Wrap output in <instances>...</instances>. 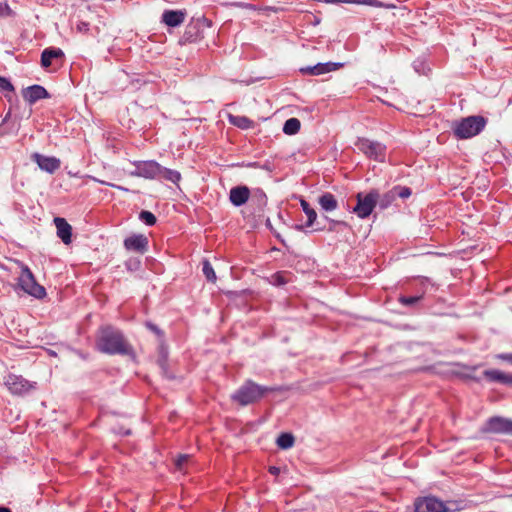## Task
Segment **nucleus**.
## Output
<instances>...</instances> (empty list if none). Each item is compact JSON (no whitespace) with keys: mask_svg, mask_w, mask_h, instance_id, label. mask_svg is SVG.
<instances>
[{"mask_svg":"<svg viewBox=\"0 0 512 512\" xmlns=\"http://www.w3.org/2000/svg\"><path fill=\"white\" fill-rule=\"evenodd\" d=\"M18 284L25 293L35 298L41 299L46 296L45 288L36 282L33 273L26 265L21 266Z\"/></svg>","mask_w":512,"mask_h":512,"instance_id":"obj_5","label":"nucleus"},{"mask_svg":"<svg viewBox=\"0 0 512 512\" xmlns=\"http://www.w3.org/2000/svg\"><path fill=\"white\" fill-rule=\"evenodd\" d=\"M357 149L362 152L366 157L377 162H385L387 155L386 146L378 141H373L368 138H359L355 142Z\"/></svg>","mask_w":512,"mask_h":512,"instance_id":"obj_4","label":"nucleus"},{"mask_svg":"<svg viewBox=\"0 0 512 512\" xmlns=\"http://www.w3.org/2000/svg\"><path fill=\"white\" fill-rule=\"evenodd\" d=\"M300 121L297 118H289L285 121L283 126V132L286 135H294L300 130Z\"/></svg>","mask_w":512,"mask_h":512,"instance_id":"obj_25","label":"nucleus"},{"mask_svg":"<svg viewBox=\"0 0 512 512\" xmlns=\"http://www.w3.org/2000/svg\"><path fill=\"white\" fill-rule=\"evenodd\" d=\"M11 14V9L6 2H0V17L9 16Z\"/></svg>","mask_w":512,"mask_h":512,"instance_id":"obj_35","label":"nucleus"},{"mask_svg":"<svg viewBox=\"0 0 512 512\" xmlns=\"http://www.w3.org/2000/svg\"><path fill=\"white\" fill-rule=\"evenodd\" d=\"M4 384L14 395H23L35 388L36 383H31L22 376L9 374L5 377Z\"/></svg>","mask_w":512,"mask_h":512,"instance_id":"obj_7","label":"nucleus"},{"mask_svg":"<svg viewBox=\"0 0 512 512\" xmlns=\"http://www.w3.org/2000/svg\"><path fill=\"white\" fill-rule=\"evenodd\" d=\"M295 439L291 433H281L277 440L276 444L281 449H289L294 445Z\"/></svg>","mask_w":512,"mask_h":512,"instance_id":"obj_24","label":"nucleus"},{"mask_svg":"<svg viewBox=\"0 0 512 512\" xmlns=\"http://www.w3.org/2000/svg\"><path fill=\"white\" fill-rule=\"evenodd\" d=\"M414 507L415 512H441L443 511V501L434 496L422 497L416 499Z\"/></svg>","mask_w":512,"mask_h":512,"instance_id":"obj_11","label":"nucleus"},{"mask_svg":"<svg viewBox=\"0 0 512 512\" xmlns=\"http://www.w3.org/2000/svg\"><path fill=\"white\" fill-rule=\"evenodd\" d=\"M357 204L353 208V212L361 219L367 218L379 200V193L377 190H371L369 193H358L356 195Z\"/></svg>","mask_w":512,"mask_h":512,"instance_id":"obj_6","label":"nucleus"},{"mask_svg":"<svg viewBox=\"0 0 512 512\" xmlns=\"http://www.w3.org/2000/svg\"><path fill=\"white\" fill-rule=\"evenodd\" d=\"M497 358L501 359V360H504V361H507V362L512 364V353L499 354V355H497Z\"/></svg>","mask_w":512,"mask_h":512,"instance_id":"obj_36","label":"nucleus"},{"mask_svg":"<svg viewBox=\"0 0 512 512\" xmlns=\"http://www.w3.org/2000/svg\"><path fill=\"white\" fill-rule=\"evenodd\" d=\"M229 121L234 126L241 129H249L253 127V121L245 116H229Z\"/></svg>","mask_w":512,"mask_h":512,"instance_id":"obj_23","label":"nucleus"},{"mask_svg":"<svg viewBox=\"0 0 512 512\" xmlns=\"http://www.w3.org/2000/svg\"><path fill=\"white\" fill-rule=\"evenodd\" d=\"M422 299V295L419 296H400L398 301L404 306H412L418 303Z\"/></svg>","mask_w":512,"mask_h":512,"instance_id":"obj_29","label":"nucleus"},{"mask_svg":"<svg viewBox=\"0 0 512 512\" xmlns=\"http://www.w3.org/2000/svg\"><path fill=\"white\" fill-rule=\"evenodd\" d=\"M32 160L37 163L39 168L48 173H54L60 168L61 162L58 158L52 156H45L39 153L32 155Z\"/></svg>","mask_w":512,"mask_h":512,"instance_id":"obj_12","label":"nucleus"},{"mask_svg":"<svg viewBox=\"0 0 512 512\" xmlns=\"http://www.w3.org/2000/svg\"><path fill=\"white\" fill-rule=\"evenodd\" d=\"M258 201H259V205H261V206H264L266 204L267 198L263 192H259Z\"/></svg>","mask_w":512,"mask_h":512,"instance_id":"obj_37","label":"nucleus"},{"mask_svg":"<svg viewBox=\"0 0 512 512\" xmlns=\"http://www.w3.org/2000/svg\"><path fill=\"white\" fill-rule=\"evenodd\" d=\"M160 166L158 162L153 160L139 161L135 163V170L131 172V175L146 179L159 178Z\"/></svg>","mask_w":512,"mask_h":512,"instance_id":"obj_8","label":"nucleus"},{"mask_svg":"<svg viewBox=\"0 0 512 512\" xmlns=\"http://www.w3.org/2000/svg\"><path fill=\"white\" fill-rule=\"evenodd\" d=\"M396 191L397 190H390L384 194L381 199L378 200L381 208L388 207V205L396 199Z\"/></svg>","mask_w":512,"mask_h":512,"instance_id":"obj_27","label":"nucleus"},{"mask_svg":"<svg viewBox=\"0 0 512 512\" xmlns=\"http://www.w3.org/2000/svg\"><path fill=\"white\" fill-rule=\"evenodd\" d=\"M65 54L62 49L57 47H48L41 53V66L47 69L53 65L60 66L64 62Z\"/></svg>","mask_w":512,"mask_h":512,"instance_id":"obj_10","label":"nucleus"},{"mask_svg":"<svg viewBox=\"0 0 512 512\" xmlns=\"http://www.w3.org/2000/svg\"><path fill=\"white\" fill-rule=\"evenodd\" d=\"M274 388L259 385L251 380H247L231 396L234 402L241 406H246L260 400L267 392L274 391Z\"/></svg>","mask_w":512,"mask_h":512,"instance_id":"obj_2","label":"nucleus"},{"mask_svg":"<svg viewBox=\"0 0 512 512\" xmlns=\"http://www.w3.org/2000/svg\"><path fill=\"white\" fill-rule=\"evenodd\" d=\"M484 432L512 435V420L495 416L487 420Z\"/></svg>","mask_w":512,"mask_h":512,"instance_id":"obj_9","label":"nucleus"},{"mask_svg":"<svg viewBox=\"0 0 512 512\" xmlns=\"http://www.w3.org/2000/svg\"><path fill=\"white\" fill-rule=\"evenodd\" d=\"M0 89L2 91H14L12 83L5 77L0 76Z\"/></svg>","mask_w":512,"mask_h":512,"instance_id":"obj_33","label":"nucleus"},{"mask_svg":"<svg viewBox=\"0 0 512 512\" xmlns=\"http://www.w3.org/2000/svg\"><path fill=\"white\" fill-rule=\"evenodd\" d=\"M202 271L206 279L212 283H215L217 280L216 273L208 260H204L202 263Z\"/></svg>","mask_w":512,"mask_h":512,"instance_id":"obj_26","label":"nucleus"},{"mask_svg":"<svg viewBox=\"0 0 512 512\" xmlns=\"http://www.w3.org/2000/svg\"><path fill=\"white\" fill-rule=\"evenodd\" d=\"M461 509V506L456 501L443 502V511L441 512H455Z\"/></svg>","mask_w":512,"mask_h":512,"instance_id":"obj_31","label":"nucleus"},{"mask_svg":"<svg viewBox=\"0 0 512 512\" xmlns=\"http://www.w3.org/2000/svg\"><path fill=\"white\" fill-rule=\"evenodd\" d=\"M341 66V63L334 62L317 63L316 65L313 66H306L300 68V72L303 75H323L331 71H335Z\"/></svg>","mask_w":512,"mask_h":512,"instance_id":"obj_14","label":"nucleus"},{"mask_svg":"<svg viewBox=\"0 0 512 512\" xmlns=\"http://www.w3.org/2000/svg\"><path fill=\"white\" fill-rule=\"evenodd\" d=\"M271 282L274 285H278V286L286 284L287 283L286 273L285 272H277V273L273 274L271 276Z\"/></svg>","mask_w":512,"mask_h":512,"instance_id":"obj_30","label":"nucleus"},{"mask_svg":"<svg viewBox=\"0 0 512 512\" xmlns=\"http://www.w3.org/2000/svg\"><path fill=\"white\" fill-rule=\"evenodd\" d=\"M392 190H397L396 198H407L411 195V190L408 187H395Z\"/></svg>","mask_w":512,"mask_h":512,"instance_id":"obj_32","label":"nucleus"},{"mask_svg":"<svg viewBox=\"0 0 512 512\" xmlns=\"http://www.w3.org/2000/svg\"><path fill=\"white\" fill-rule=\"evenodd\" d=\"M300 204H301V207H302L304 213L307 216V221H306L305 225H298V226H296V228L298 230H302L304 227H311L314 224V222L316 221V218H317L316 211L313 208L310 207V205H309V203L307 201L302 199Z\"/></svg>","mask_w":512,"mask_h":512,"instance_id":"obj_20","label":"nucleus"},{"mask_svg":"<svg viewBox=\"0 0 512 512\" xmlns=\"http://www.w3.org/2000/svg\"><path fill=\"white\" fill-rule=\"evenodd\" d=\"M486 124L487 120L483 116H468L454 124L453 132L458 139H468L483 131Z\"/></svg>","mask_w":512,"mask_h":512,"instance_id":"obj_3","label":"nucleus"},{"mask_svg":"<svg viewBox=\"0 0 512 512\" xmlns=\"http://www.w3.org/2000/svg\"><path fill=\"white\" fill-rule=\"evenodd\" d=\"M22 96L29 104H34L38 100L50 97L48 91L43 86L36 84L23 89Z\"/></svg>","mask_w":512,"mask_h":512,"instance_id":"obj_15","label":"nucleus"},{"mask_svg":"<svg viewBox=\"0 0 512 512\" xmlns=\"http://www.w3.org/2000/svg\"><path fill=\"white\" fill-rule=\"evenodd\" d=\"M186 17V12L182 10H165L162 14V22L169 27L180 26Z\"/></svg>","mask_w":512,"mask_h":512,"instance_id":"obj_18","label":"nucleus"},{"mask_svg":"<svg viewBox=\"0 0 512 512\" xmlns=\"http://www.w3.org/2000/svg\"><path fill=\"white\" fill-rule=\"evenodd\" d=\"M159 178L170 181L174 184H177L181 180L180 172L176 170H172L163 166H160Z\"/></svg>","mask_w":512,"mask_h":512,"instance_id":"obj_22","label":"nucleus"},{"mask_svg":"<svg viewBox=\"0 0 512 512\" xmlns=\"http://www.w3.org/2000/svg\"><path fill=\"white\" fill-rule=\"evenodd\" d=\"M0 512H11L10 509L6 507H0Z\"/></svg>","mask_w":512,"mask_h":512,"instance_id":"obj_40","label":"nucleus"},{"mask_svg":"<svg viewBox=\"0 0 512 512\" xmlns=\"http://www.w3.org/2000/svg\"><path fill=\"white\" fill-rule=\"evenodd\" d=\"M319 205L325 211H333L337 208L338 203L336 198L331 193H324L319 197Z\"/></svg>","mask_w":512,"mask_h":512,"instance_id":"obj_21","label":"nucleus"},{"mask_svg":"<svg viewBox=\"0 0 512 512\" xmlns=\"http://www.w3.org/2000/svg\"><path fill=\"white\" fill-rule=\"evenodd\" d=\"M139 219L146 225L152 226L156 223V217L150 211L143 210L139 214Z\"/></svg>","mask_w":512,"mask_h":512,"instance_id":"obj_28","label":"nucleus"},{"mask_svg":"<svg viewBox=\"0 0 512 512\" xmlns=\"http://www.w3.org/2000/svg\"><path fill=\"white\" fill-rule=\"evenodd\" d=\"M108 185H109V186H111V187H113V188H116V189H118V190L128 191V189H127V188L122 187V186H120V185H116V184H108Z\"/></svg>","mask_w":512,"mask_h":512,"instance_id":"obj_38","label":"nucleus"},{"mask_svg":"<svg viewBox=\"0 0 512 512\" xmlns=\"http://www.w3.org/2000/svg\"><path fill=\"white\" fill-rule=\"evenodd\" d=\"M484 377L491 382H498L506 385H512V373L506 374L500 370L489 369L483 372Z\"/></svg>","mask_w":512,"mask_h":512,"instance_id":"obj_19","label":"nucleus"},{"mask_svg":"<svg viewBox=\"0 0 512 512\" xmlns=\"http://www.w3.org/2000/svg\"><path fill=\"white\" fill-rule=\"evenodd\" d=\"M269 471H270L271 474L276 475V474L279 473V468L272 466V467L269 468Z\"/></svg>","mask_w":512,"mask_h":512,"instance_id":"obj_39","label":"nucleus"},{"mask_svg":"<svg viewBox=\"0 0 512 512\" xmlns=\"http://www.w3.org/2000/svg\"><path fill=\"white\" fill-rule=\"evenodd\" d=\"M250 197V190L247 186H236L230 190L229 200L236 206L240 207L244 205Z\"/></svg>","mask_w":512,"mask_h":512,"instance_id":"obj_16","label":"nucleus"},{"mask_svg":"<svg viewBox=\"0 0 512 512\" xmlns=\"http://www.w3.org/2000/svg\"><path fill=\"white\" fill-rule=\"evenodd\" d=\"M124 247L128 251L144 254L148 249V238L143 234H136L124 240Z\"/></svg>","mask_w":512,"mask_h":512,"instance_id":"obj_13","label":"nucleus"},{"mask_svg":"<svg viewBox=\"0 0 512 512\" xmlns=\"http://www.w3.org/2000/svg\"><path fill=\"white\" fill-rule=\"evenodd\" d=\"M188 455H179L175 460V466L178 470H182L184 465L188 462Z\"/></svg>","mask_w":512,"mask_h":512,"instance_id":"obj_34","label":"nucleus"},{"mask_svg":"<svg viewBox=\"0 0 512 512\" xmlns=\"http://www.w3.org/2000/svg\"><path fill=\"white\" fill-rule=\"evenodd\" d=\"M54 223L57 229V236L62 240L64 244H70L72 241L71 225L64 218L61 217H55Z\"/></svg>","mask_w":512,"mask_h":512,"instance_id":"obj_17","label":"nucleus"},{"mask_svg":"<svg viewBox=\"0 0 512 512\" xmlns=\"http://www.w3.org/2000/svg\"><path fill=\"white\" fill-rule=\"evenodd\" d=\"M96 346L102 353L110 355H127L132 350L131 346L124 339L123 334L110 326L100 330Z\"/></svg>","mask_w":512,"mask_h":512,"instance_id":"obj_1","label":"nucleus"},{"mask_svg":"<svg viewBox=\"0 0 512 512\" xmlns=\"http://www.w3.org/2000/svg\"><path fill=\"white\" fill-rule=\"evenodd\" d=\"M150 328L156 331V328L153 325H150Z\"/></svg>","mask_w":512,"mask_h":512,"instance_id":"obj_41","label":"nucleus"}]
</instances>
